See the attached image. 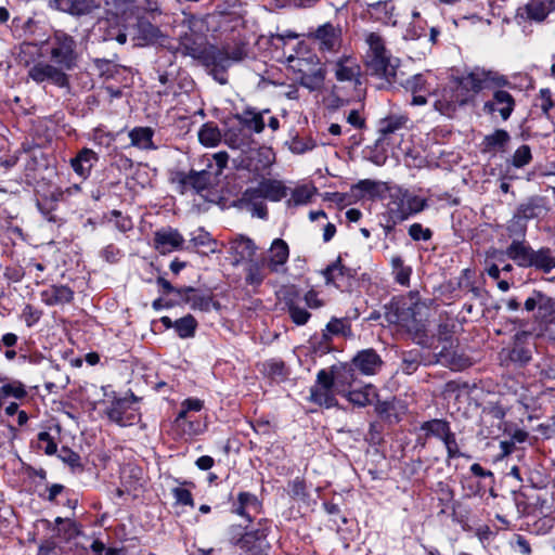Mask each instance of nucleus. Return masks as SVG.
Instances as JSON below:
<instances>
[{
	"label": "nucleus",
	"instance_id": "1",
	"mask_svg": "<svg viewBox=\"0 0 555 555\" xmlns=\"http://www.w3.org/2000/svg\"><path fill=\"white\" fill-rule=\"evenodd\" d=\"M352 372L345 369L333 376L325 370L317 375V382L310 389V400L319 405L332 408L336 404L335 393H345V385L352 380Z\"/></svg>",
	"mask_w": 555,
	"mask_h": 555
},
{
	"label": "nucleus",
	"instance_id": "2",
	"mask_svg": "<svg viewBox=\"0 0 555 555\" xmlns=\"http://www.w3.org/2000/svg\"><path fill=\"white\" fill-rule=\"evenodd\" d=\"M271 530V522L268 519H260L257 528L241 532L238 526L229 528L230 543L241 548L238 555H268L270 544L267 537Z\"/></svg>",
	"mask_w": 555,
	"mask_h": 555
},
{
	"label": "nucleus",
	"instance_id": "3",
	"mask_svg": "<svg viewBox=\"0 0 555 555\" xmlns=\"http://www.w3.org/2000/svg\"><path fill=\"white\" fill-rule=\"evenodd\" d=\"M428 206L427 199L408 189L392 185L387 195L385 210L393 221H405L409 218L422 212Z\"/></svg>",
	"mask_w": 555,
	"mask_h": 555
},
{
	"label": "nucleus",
	"instance_id": "4",
	"mask_svg": "<svg viewBox=\"0 0 555 555\" xmlns=\"http://www.w3.org/2000/svg\"><path fill=\"white\" fill-rule=\"evenodd\" d=\"M369 46L367 67L376 76L385 78L388 82L395 80L399 60L392 57L385 47L384 39L376 33H369L365 36Z\"/></svg>",
	"mask_w": 555,
	"mask_h": 555
},
{
	"label": "nucleus",
	"instance_id": "5",
	"mask_svg": "<svg viewBox=\"0 0 555 555\" xmlns=\"http://www.w3.org/2000/svg\"><path fill=\"white\" fill-rule=\"evenodd\" d=\"M43 46L50 61L66 72L72 70L77 65V43L68 34L56 30L43 42Z\"/></svg>",
	"mask_w": 555,
	"mask_h": 555
},
{
	"label": "nucleus",
	"instance_id": "6",
	"mask_svg": "<svg viewBox=\"0 0 555 555\" xmlns=\"http://www.w3.org/2000/svg\"><path fill=\"white\" fill-rule=\"evenodd\" d=\"M456 79L463 91H467L468 100L483 89L506 87L511 85L507 78L499 72L479 66L470 68L462 76L456 77Z\"/></svg>",
	"mask_w": 555,
	"mask_h": 555
},
{
	"label": "nucleus",
	"instance_id": "7",
	"mask_svg": "<svg viewBox=\"0 0 555 555\" xmlns=\"http://www.w3.org/2000/svg\"><path fill=\"white\" fill-rule=\"evenodd\" d=\"M431 96L435 99V109L449 117L457 107L469 101L467 91H463L456 78L451 79L443 88L435 90Z\"/></svg>",
	"mask_w": 555,
	"mask_h": 555
},
{
	"label": "nucleus",
	"instance_id": "8",
	"mask_svg": "<svg viewBox=\"0 0 555 555\" xmlns=\"http://www.w3.org/2000/svg\"><path fill=\"white\" fill-rule=\"evenodd\" d=\"M308 37L321 53H336L343 43L341 27L330 22L318 26Z\"/></svg>",
	"mask_w": 555,
	"mask_h": 555
},
{
	"label": "nucleus",
	"instance_id": "9",
	"mask_svg": "<svg viewBox=\"0 0 555 555\" xmlns=\"http://www.w3.org/2000/svg\"><path fill=\"white\" fill-rule=\"evenodd\" d=\"M177 52L202 61L206 65H217L223 60L222 53L215 47H207L203 42L195 41L192 37H184L180 41Z\"/></svg>",
	"mask_w": 555,
	"mask_h": 555
},
{
	"label": "nucleus",
	"instance_id": "10",
	"mask_svg": "<svg viewBox=\"0 0 555 555\" xmlns=\"http://www.w3.org/2000/svg\"><path fill=\"white\" fill-rule=\"evenodd\" d=\"M287 68L297 76L321 67L319 56L306 43L299 42L295 52L286 56Z\"/></svg>",
	"mask_w": 555,
	"mask_h": 555
},
{
	"label": "nucleus",
	"instance_id": "11",
	"mask_svg": "<svg viewBox=\"0 0 555 555\" xmlns=\"http://www.w3.org/2000/svg\"><path fill=\"white\" fill-rule=\"evenodd\" d=\"M27 75L37 83L49 82L61 88L68 85L66 70L52 62L47 63L41 60L38 64H34L31 69H28Z\"/></svg>",
	"mask_w": 555,
	"mask_h": 555
},
{
	"label": "nucleus",
	"instance_id": "12",
	"mask_svg": "<svg viewBox=\"0 0 555 555\" xmlns=\"http://www.w3.org/2000/svg\"><path fill=\"white\" fill-rule=\"evenodd\" d=\"M503 87H494L491 98L485 102L483 112L499 116L503 121H506L513 114L516 101L514 96Z\"/></svg>",
	"mask_w": 555,
	"mask_h": 555
},
{
	"label": "nucleus",
	"instance_id": "13",
	"mask_svg": "<svg viewBox=\"0 0 555 555\" xmlns=\"http://www.w3.org/2000/svg\"><path fill=\"white\" fill-rule=\"evenodd\" d=\"M436 86V77L431 72L420 73L405 82V89L413 95V105H424L427 103V95H433Z\"/></svg>",
	"mask_w": 555,
	"mask_h": 555
},
{
	"label": "nucleus",
	"instance_id": "14",
	"mask_svg": "<svg viewBox=\"0 0 555 555\" xmlns=\"http://www.w3.org/2000/svg\"><path fill=\"white\" fill-rule=\"evenodd\" d=\"M525 309L529 312H535V320L542 324H552L555 322V300L539 291H534L525 301Z\"/></svg>",
	"mask_w": 555,
	"mask_h": 555
},
{
	"label": "nucleus",
	"instance_id": "15",
	"mask_svg": "<svg viewBox=\"0 0 555 555\" xmlns=\"http://www.w3.org/2000/svg\"><path fill=\"white\" fill-rule=\"evenodd\" d=\"M105 414L113 423L119 426L133 425L139 420V413L134 402L127 398H118L106 408Z\"/></svg>",
	"mask_w": 555,
	"mask_h": 555
},
{
	"label": "nucleus",
	"instance_id": "16",
	"mask_svg": "<svg viewBox=\"0 0 555 555\" xmlns=\"http://www.w3.org/2000/svg\"><path fill=\"white\" fill-rule=\"evenodd\" d=\"M279 298L285 305L291 320L296 325L301 326L309 321L311 314L299 306V292L294 285L282 287L279 292Z\"/></svg>",
	"mask_w": 555,
	"mask_h": 555
},
{
	"label": "nucleus",
	"instance_id": "17",
	"mask_svg": "<svg viewBox=\"0 0 555 555\" xmlns=\"http://www.w3.org/2000/svg\"><path fill=\"white\" fill-rule=\"evenodd\" d=\"M289 258L288 244L282 238H274L268 249L266 263L273 273L286 272L285 264Z\"/></svg>",
	"mask_w": 555,
	"mask_h": 555
},
{
	"label": "nucleus",
	"instance_id": "18",
	"mask_svg": "<svg viewBox=\"0 0 555 555\" xmlns=\"http://www.w3.org/2000/svg\"><path fill=\"white\" fill-rule=\"evenodd\" d=\"M183 243L184 238L177 229L163 228L154 233V248L163 255L181 249Z\"/></svg>",
	"mask_w": 555,
	"mask_h": 555
},
{
	"label": "nucleus",
	"instance_id": "19",
	"mask_svg": "<svg viewBox=\"0 0 555 555\" xmlns=\"http://www.w3.org/2000/svg\"><path fill=\"white\" fill-rule=\"evenodd\" d=\"M548 203L546 197L534 195L521 202L515 212H517L527 222L533 219H542L548 214Z\"/></svg>",
	"mask_w": 555,
	"mask_h": 555
},
{
	"label": "nucleus",
	"instance_id": "20",
	"mask_svg": "<svg viewBox=\"0 0 555 555\" xmlns=\"http://www.w3.org/2000/svg\"><path fill=\"white\" fill-rule=\"evenodd\" d=\"M332 64L335 78L338 81H350L359 83L361 67L356 57L352 55H343Z\"/></svg>",
	"mask_w": 555,
	"mask_h": 555
},
{
	"label": "nucleus",
	"instance_id": "21",
	"mask_svg": "<svg viewBox=\"0 0 555 555\" xmlns=\"http://www.w3.org/2000/svg\"><path fill=\"white\" fill-rule=\"evenodd\" d=\"M322 275L326 285H334L337 288L347 286L354 275V271L343 264L341 258L338 257L333 263L327 266Z\"/></svg>",
	"mask_w": 555,
	"mask_h": 555
},
{
	"label": "nucleus",
	"instance_id": "22",
	"mask_svg": "<svg viewBox=\"0 0 555 555\" xmlns=\"http://www.w3.org/2000/svg\"><path fill=\"white\" fill-rule=\"evenodd\" d=\"M264 196L261 190V183L256 186L247 188L241 197V203L251 212L253 216L260 219H267L268 208L263 203Z\"/></svg>",
	"mask_w": 555,
	"mask_h": 555
},
{
	"label": "nucleus",
	"instance_id": "23",
	"mask_svg": "<svg viewBox=\"0 0 555 555\" xmlns=\"http://www.w3.org/2000/svg\"><path fill=\"white\" fill-rule=\"evenodd\" d=\"M177 295L190 305L193 310L209 311L211 306L218 307V304L212 301V297L207 294H203L194 287L184 286L177 289Z\"/></svg>",
	"mask_w": 555,
	"mask_h": 555
},
{
	"label": "nucleus",
	"instance_id": "24",
	"mask_svg": "<svg viewBox=\"0 0 555 555\" xmlns=\"http://www.w3.org/2000/svg\"><path fill=\"white\" fill-rule=\"evenodd\" d=\"M417 305L409 307H398L390 318V321L398 324L409 333H420L423 330L421 320L417 319Z\"/></svg>",
	"mask_w": 555,
	"mask_h": 555
},
{
	"label": "nucleus",
	"instance_id": "25",
	"mask_svg": "<svg viewBox=\"0 0 555 555\" xmlns=\"http://www.w3.org/2000/svg\"><path fill=\"white\" fill-rule=\"evenodd\" d=\"M352 365L364 375H373L380 367L382 359L373 349H365L354 356Z\"/></svg>",
	"mask_w": 555,
	"mask_h": 555
},
{
	"label": "nucleus",
	"instance_id": "26",
	"mask_svg": "<svg viewBox=\"0 0 555 555\" xmlns=\"http://www.w3.org/2000/svg\"><path fill=\"white\" fill-rule=\"evenodd\" d=\"M98 160L99 157L94 151L83 147L78 152L76 157L72 158L70 166L75 173H77L82 179H87Z\"/></svg>",
	"mask_w": 555,
	"mask_h": 555
},
{
	"label": "nucleus",
	"instance_id": "27",
	"mask_svg": "<svg viewBox=\"0 0 555 555\" xmlns=\"http://www.w3.org/2000/svg\"><path fill=\"white\" fill-rule=\"evenodd\" d=\"M40 298L47 306L69 304L74 298V292L66 285H51L40 293Z\"/></svg>",
	"mask_w": 555,
	"mask_h": 555
},
{
	"label": "nucleus",
	"instance_id": "28",
	"mask_svg": "<svg viewBox=\"0 0 555 555\" xmlns=\"http://www.w3.org/2000/svg\"><path fill=\"white\" fill-rule=\"evenodd\" d=\"M533 248L526 240H513L505 250V255L512 259L518 267L529 268Z\"/></svg>",
	"mask_w": 555,
	"mask_h": 555
},
{
	"label": "nucleus",
	"instance_id": "29",
	"mask_svg": "<svg viewBox=\"0 0 555 555\" xmlns=\"http://www.w3.org/2000/svg\"><path fill=\"white\" fill-rule=\"evenodd\" d=\"M391 186L392 185H389L386 182L365 179L353 185L352 190L358 191L359 195L362 197L369 196L370 198H387Z\"/></svg>",
	"mask_w": 555,
	"mask_h": 555
},
{
	"label": "nucleus",
	"instance_id": "30",
	"mask_svg": "<svg viewBox=\"0 0 555 555\" xmlns=\"http://www.w3.org/2000/svg\"><path fill=\"white\" fill-rule=\"evenodd\" d=\"M43 51V43L40 46L35 42H23L18 49L17 62L20 65L31 69L34 64H38L41 61Z\"/></svg>",
	"mask_w": 555,
	"mask_h": 555
},
{
	"label": "nucleus",
	"instance_id": "31",
	"mask_svg": "<svg viewBox=\"0 0 555 555\" xmlns=\"http://www.w3.org/2000/svg\"><path fill=\"white\" fill-rule=\"evenodd\" d=\"M261 509V503L257 496L249 492H240L237 502L234 504V512L245 517L248 521L251 520V514H258Z\"/></svg>",
	"mask_w": 555,
	"mask_h": 555
},
{
	"label": "nucleus",
	"instance_id": "32",
	"mask_svg": "<svg viewBox=\"0 0 555 555\" xmlns=\"http://www.w3.org/2000/svg\"><path fill=\"white\" fill-rule=\"evenodd\" d=\"M267 113H269V109L258 112L255 108L247 107L241 114L235 115V118L243 127L256 133H260L264 129L263 114Z\"/></svg>",
	"mask_w": 555,
	"mask_h": 555
},
{
	"label": "nucleus",
	"instance_id": "33",
	"mask_svg": "<svg viewBox=\"0 0 555 555\" xmlns=\"http://www.w3.org/2000/svg\"><path fill=\"white\" fill-rule=\"evenodd\" d=\"M529 268H534L543 273H550L555 269V255L548 247L532 250Z\"/></svg>",
	"mask_w": 555,
	"mask_h": 555
},
{
	"label": "nucleus",
	"instance_id": "34",
	"mask_svg": "<svg viewBox=\"0 0 555 555\" xmlns=\"http://www.w3.org/2000/svg\"><path fill=\"white\" fill-rule=\"evenodd\" d=\"M395 4L391 0L377 1L367 4V13L377 22L396 25L393 20Z\"/></svg>",
	"mask_w": 555,
	"mask_h": 555
},
{
	"label": "nucleus",
	"instance_id": "35",
	"mask_svg": "<svg viewBox=\"0 0 555 555\" xmlns=\"http://www.w3.org/2000/svg\"><path fill=\"white\" fill-rule=\"evenodd\" d=\"M230 250L235 255L236 261L251 260L256 255L257 246L247 236L240 235L230 242Z\"/></svg>",
	"mask_w": 555,
	"mask_h": 555
},
{
	"label": "nucleus",
	"instance_id": "36",
	"mask_svg": "<svg viewBox=\"0 0 555 555\" xmlns=\"http://www.w3.org/2000/svg\"><path fill=\"white\" fill-rule=\"evenodd\" d=\"M128 135L131 141V146L144 151L156 150V145L153 142L154 130L152 128L134 127L129 131Z\"/></svg>",
	"mask_w": 555,
	"mask_h": 555
},
{
	"label": "nucleus",
	"instance_id": "37",
	"mask_svg": "<svg viewBox=\"0 0 555 555\" xmlns=\"http://www.w3.org/2000/svg\"><path fill=\"white\" fill-rule=\"evenodd\" d=\"M27 396L25 385L17 379L0 377V397L3 400L13 398L21 400Z\"/></svg>",
	"mask_w": 555,
	"mask_h": 555
},
{
	"label": "nucleus",
	"instance_id": "38",
	"mask_svg": "<svg viewBox=\"0 0 555 555\" xmlns=\"http://www.w3.org/2000/svg\"><path fill=\"white\" fill-rule=\"evenodd\" d=\"M260 183L264 199L280 202L287 195L288 188L280 180L262 179Z\"/></svg>",
	"mask_w": 555,
	"mask_h": 555
},
{
	"label": "nucleus",
	"instance_id": "39",
	"mask_svg": "<svg viewBox=\"0 0 555 555\" xmlns=\"http://www.w3.org/2000/svg\"><path fill=\"white\" fill-rule=\"evenodd\" d=\"M555 8V0H531L525 8L527 17L541 22Z\"/></svg>",
	"mask_w": 555,
	"mask_h": 555
},
{
	"label": "nucleus",
	"instance_id": "40",
	"mask_svg": "<svg viewBox=\"0 0 555 555\" xmlns=\"http://www.w3.org/2000/svg\"><path fill=\"white\" fill-rule=\"evenodd\" d=\"M221 139L220 129L211 121L204 124L198 131V140L206 147L217 146Z\"/></svg>",
	"mask_w": 555,
	"mask_h": 555
},
{
	"label": "nucleus",
	"instance_id": "41",
	"mask_svg": "<svg viewBox=\"0 0 555 555\" xmlns=\"http://www.w3.org/2000/svg\"><path fill=\"white\" fill-rule=\"evenodd\" d=\"M421 430L425 433L426 437H435L442 440L444 436L451 430L449 422L441 418H434L424 422L421 425Z\"/></svg>",
	"mask_w": 555,
	"mask_h": 555
},
{
	"label": "nucleus",
	"instance_id": "42",
	"mask_svg": "<svg viewBox=\"0 0 555 555\" xmlns=\"http://www.w3.org/2000/svg\"><path fill=\"white\" fill-rule=\"evenodd\" d=\"M406 118L404 116L391 115L379 120L378 132L383 139L396 133L404 127Z\"/></svg>",
	"mask_w": 555,
	"mask_h": 555
},
{
	"label": "nucleus",
	"instance_id": "43",
	"mask_svg": "<svg viewBox=\"0 0 555 555\" xmlns=\"http://www.w3.org/2000/svg\"><path fill=\"white\" fill-rule=\"evenodd\" d=\"M395 281L402 286H409L412 268L405 266L401 256H393L390 260Z\"/></svg>",
	"mask_w": 555,
	"mask_h": 555
},
{
	"label": "nucleus",
	"instance_id": "44",
	"mask_svg": "<svg viewBox=\"0 0 555 555\" xmlns=\"http://www.w3.org/2000/svg\"><path fill=\"white\" fill-rule=\"evenodd\" d=\"M297 79L302 87L309 89L310 91H315L321 89L323 86L325 79V70L321 66L311 70L310 73L298 76Z\"/></svg>",
	"mask_w": 555,
	"mask_h": 555
},
{
	"label": "nucleus",
	"instance_id": "45",
	"mask_svg": "<svg viewBox=\"0 0 555 555\" xmlns=\"http://www.w3.org/2000/svg\"><path fill=\"white\" fill-rule=\"evenodd\" d=\"M511 137L506 130L498 129L483 139L485 151H501L509 142Z\"/></svg>",
	"mask_w": 555,
	"mask_h": 555
},
{
	"label": "nucleus",
	"instance_id": "46",
	"mask_svg": "<svg viewBox=\"0 0 555 555\" xmlns=\"http://www.w3.org/2000/svg\"><path fill=\"white\" fill-rule=\"evenodd\" d=\"M56 9L74 15H83L90 11L86 0H53Z\"/></svg>",
	"mask_w": 555,
	"mask_h": 555
},
{
	"label": "nucleus",
	"instance_id": "47",
	"mask_svg": "<svg viewBox=\"0 0 555 555\" xmlns=\"http://www.w3.org/2000/svg\"><path fill=\"white\" fill-rule=\"evenodd\" d=\"M184 185L193 188L197 193L206 190L210 184V173L202 170L192 171L182 180Z\"/></svg>",
	"mask_w": 555,
	"mask_h": 555
},
{
	"label": "nucleus",
	"instance_id": "48",
	"mask_svg": "<svg viewBox=\"0 0 555 555\" xmlns=\"http://www.w3.org/2000/svg\"><path fill=\"white\" fill-rule=\"evenodd\" d=\"M528 222L522 219L517 212H514L511 220L506 224L508 236L513 240H525L527 233Z\"/></svg>",
	"mask_w": 555,
	"mask_h": 555
},
{
	"label": "nucleus",
	"instance_id": "49",
	"mask_svg": "<svg viewBox=\"0 0 555 555\" xmlns=\"http://www.w3.org/2000/svg\"><path fill=\"white\" fill-rule=\"evenodd\" d=\"M351 334L350 323L347 319L333 318L327 324L323 333L325 339H330L333 335L348 336Z\"/></svg>",
	"mask_w": 555,
	"mask_h": 555
},
{
	"label": "nucleus",
	"instance_id": "50",
	"mask_svg": "<svg viewBox=\"0 0 555 555\" xmlns=\"http://www.w3.org/2000/svg\"><path fill=\"white\" fill-rule=\"evenodd\" d=\"M197 322L195 318L188 314L175 321L173 328L181 338H190L195 335Z\"/></svg>",
	"mask_w": 555,
	"mask_h": 555
},
{
	"label": "nucleus",
	"instance_id": "51",
	"mask_svg": "<svg viewBox=\"0 0 555 555\" xmlns=\"http://www.w3.org/2000/svg\"><path fill=\"white\" fill-rule=\"evenodd\" d=\"M440 356L442 360L447 362L449 366L454 371H462L472 365L469 358L463 354H457L456 352L451 353L449 351L442 350Z\"/></svg>",
	"mask_w": 555,
	"mask_h": 555
},
{
	"label": "nucleus",
	"instance_id": "52",
	"mask_svg": "<svg viewBox=\"0 0 555 555\" xmlns=\"http://www.w3.org/2000/svg\"><path fill=\"white\" fill-rule=\"evenodd\" d=\"M315 189L309 185H300L295 188L292 191L291 198L288 199V205H305L310 202L311 197L314 194Z\"/></svg>",
	"mask_w": 555,
	"mask_h": 555
},
{
	"label": "nucleus",
	"instance_id": "53",
	"mask_svg": "<svg viewBox=\"0 0 555 555\" xmlns=\"http://www.w3.org/2000/svg\"><path fill=\"white\" fill-rule=\"evenodd\" d=\"M374 395V389L366 386L363 389L351 390L346 393L348 400L358 406H365L371 403V397Z\"/></svg>",
	"mask_w": 555,
	"mask_h": 555
},
{
	"label": "nucleus",
	"instance_id": "54",
	"mask_svg": "<svg viewBox=\"0 0 555 555\" xmlns=\"http://www.w3.org/2000/svg\"><path fill=\"white\" fill-rule=\"evenodd\" d=\"M37 447L47 455H53L57 451V443L54 436L50 431H40L37 436Z\"/></svg>",
	"mask_w": 555,
	"mask_h": 555
},
{
	"label": "nucleus",
	"instance_id": "55",
	"mask_svg": "<svg viewBox=\"0 0 555 555\" xmlns=\"http://www.w3.org/2000/svg\"><path fill=\"white\" fill-rule=\"evenodd\" d=\"M266 278L263 268L260 263L250 261L246 268L245 281L248 285L259 286Z\"/></svg>",
	"mask_w": 555,
	"mask_h": 555
},
{
	"label": "nucleus",
	"instance_id": "56",
	"mask_svg": "<svg viewBox=\"0 0 555 555\" xmlns=\"http://www.w3.org/2000/svg\"><path fill=\"white\" fill-rule=\"evenodd\" d=\"M204 406V401L198 398H188L181 403V410L179 411L176 423L184 420L189 412H199Z\"/></svg>",
	"mask_w": 555,
	"mask_h": 555
},
{
	"label": "nucleus",
	"instance_id": "57",
	"mask_svg": "<svg viewBox=\"0 0 555 555\" xmlns=\"http://www.w3.org/2000/svg\"><path fill=\"white\" fill-rule=\"evenodd\" d=\"M139 35L147 42L155 41L160 36V30L150 22L138 23Z\"/></svg>",
	"mask_w": 555,
	"mask_h": 555
},
{
	"label": "nucleus",
	"instance_id": "58",
	"mask_svg": "<svg viewBox=\"0 0 555 555\" xmlns=\"http://www.w3.org/2000/svg\"><path fill=\"white\" fill-rule=\"evenodd\" d=\"M532 159L531 150L528 145L524 144L519 146L513 157H512V164L516 168H521L526 165H528Z\"/></svg>",
	"mask_w": 555,
	"mask_h": 555
},
{
	"label": "nucleus",
	"instance_id": "59",
	"mask_svg": "<svg viewBox=\"0 0 555 555\" xmlns=\"http://www.w3.org/2000/svg\"><path fill=\"white\" fill-rule=\"evenodd\" d=\"M408 233L413 241L427 242L433 237V231L429 228H424L421 223L415 222L409 227Z\"/></svg>",
	"mask_w": 555,
	"mask_h": 555
},
{
	"label": "nucleus",
	"instance_id": "60",
	"mask_svg": "<svg viewBox=\"0 0 555 555\" xmlns=\"http://www.w3.org/2000/svg\"><path fill=\"white\" fill-rule=\"evenodd\" d=\"M109 216L111 217L108 220L111 222H114L116 229L119 230L120 232L125 233L132 229V220L129 217L124 216L119 210H112L109 212Z\"/></svg>",
	"mask_w": 555,
	"mask_h": 555
},
{
	"label": "nucleus",
	"instance_id": "61",
	"mask_svg": "<svg viewBox=\"0 0 555 555\" xmlns=\"http://www.w3.org/2000/svg\"><path fill=\"white\" fill-rule=\"evenodd\" d=\"M441 441L447 449L449 460L463 456V453L460 451L455 434L452 430H450Z\"/></svg>",
	"mask_w": 555,
	"mask_h": 555
},
{
	"label": "nucleus",
	"instance_id": "62",
	"mask_svg": "<svg viewBox=\"0 0 555 555\" xmlns=\"http://www.w3.org/2000/svg\"><path fill=\"white\" fill-rule=\"evenodd\" d=\"M100 256L108 263H117L124 256V253L114 244H108L100 251Z\"/></svg>",
	"mask_w": 555,
	"mask_h": 555
},
{
	"label": "nucleus",
	"instance_id": "63",
	"mask_svg": "<svg viewBox=\"0 0 555 555\" xmlns=\"http://www.w3.org/2000/svg\"><path fill=\"white\" fill-rule=\"evenodd\" d=\"M224 142L229 147L237 150L245 145L246 140L241 134L240 130L236 131L235 129H229L224 134Z\"/></svg>",
	"mask_w": 555,
	"mask_h": 555
},
{
	"label": "nucleus",
	"instance_id": "64",
	"mask_svg": "<svg viewBox=\"0 0 555 555\" xmlns=\"http://www.w3.org/2000/svg\"><path fill=\"white\" fill-rule=\"evenodd\" d=\"M191 243L195 247H209L211 244H215L211 235L203 229H198L192 234Z\"/></svg>",
	"mask_w": 555,
	"mask_h": 555
}]
</instances>
